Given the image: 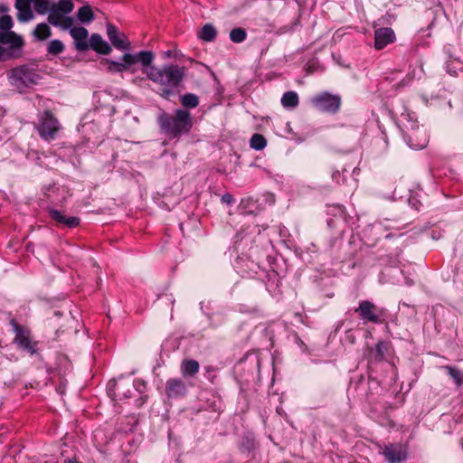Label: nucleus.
Masks as SVG:
<instances>
[{"label": "nucleus", "mask_w": 463, "mask_h": 463, "mask_svg": "<svg viewBox=\"0 0 463 463\" xmlns=\"http://www.w3.org/2000/svg\"><path fill=\"white\" fill-rule=\"evenodd\" d=\"M51 27L45 23H41L37 24L35 29L33 30V35L39 41H44L48 39L51 36Z\"/></svg>", "instance_id": "25"}, {"label": "nucleus", "mask_w": 463, "mask_h": 463, "mask_svg": "<svg viewBox=\"0 0 463 463\" xmlns=\"http://www.w3.org/2000/svg\"><path fill=\"white\" fill-rule=\"evenodd\" d=\"M187 386L181 378H170L165 383V394L169 399H178L185 396Z\"/></svg>", "instance_id": "12"}, {"label": "nucleus", "mask_w": 463, "mask_h": 463, "mask_svg": "<svg viewBox=\"0 0 463 463\" xmlns=\"http://www.w3.org/2000/svg\"><path fill=\"white\" fill-rule=\"evenodd\" d=\"M63 463H80L76 458H66Z\"/></svg>", "instance_id": "43"}, {"label": "nucleus", "mask_w": 463, "mask_h": 463, "mask_svg": "<svg viewBox=\"0 0 463 463\" xmlns=\"http://www.w3.org/2000/svg\"><path fill=\"white\" fill-rule=\"evenodd\" d=\"M89 49L93 50L99 54L109 55L112 52V48L109 43H107L100 34L92 33L88 42Z\"/></svg>", "instance_id": "15"}, {"label": "nucleus", "mask_w": 463, "mask_h": 463, "mask_svg": "<svg viewBox=\"0 0 463 463\" xmlns=\"http://www.w3.org/2000/svg\"><path fill=\"white\" fill-rule=\"evenodd\" d=\"M100 64H107L108 71L111 73L123 72L130 68V64L126 61L119 62L106 58L100 61Z\"/></svg>", "instance_id": "21"}, {"label": "nucleus", "mask_w": 463, "mask_h": 463, "mask_svg": "<svg viewBox=\"0 0 463 463\" xmlns=\"http://www.w3.org/2000/svg\"><path fill=\"white\" fill-rule=\"evenodd\" d=\"M157 123L161 133L171 138H178L190 132L193 118L191 113L184 109H178L174 114L161 110L157 117Z\"/></svg>", "instance_id": "2"}, {"label": "nucleus", "mask_w": 463, "mask_h": 463, "mask_svg": "<svg viewBox=\"0 0 463 463\" xmlns=\"http://www.w3.org/2000/svg\"><path fill=\"white\" fill-rule=\"evenodd\" d=\"M8 78L11 85L16 88L20 93L26 92L28 89L38 85L42 80L38 71L28 64L12 69Z\"/></svg>", "instance_id": "3"}, {"label": "nucleus", "mask_w": 463, "mask_h": 463, "mask_svg": "<svg viewBox=\"0 0 463 463\" xmlns=\"http://www.w3.org/2000/svg\"><path fill=\"white\" fill-rule=\"evenodd\" d=\"M65 49V45L61 40H52L47 46V52L52 55H59Z\"/></svg>", "instance_id": "31"}, {"label": "nucleus", "mask_w": 463, "mask_h": 463, "mask_svg": "<svg viewBox=\"0 0 463 463\" xmlns=\"http://www.w3.org/2000/svg\"><path fill=\"white\" fill-rule=\"evenodd\" d=\"M200 369V364L196 360L185 358L181 362L180 371L184 378L194 377Z\"/></svg>", "instance_id": "18"}, {"label": "nucleus", "mask_w": 463, "mask_h": 463, "mask_svg": "<svg viewBox=\"0 0 463 463\" xmlns=\"http://www.w3.org/2000/svg\"><path fill=\"white\" fill-rule=\"evenodd\" d=\"M24 46L23 37L15 32H0V61L20 58Z\"/></svg>", "instance_id": "4"}, {"label": "nucleus", "mask_w": 463, "mask_h": 463, "mask_svg": "<svg viewBox=\"0 0 463 463\" xmlns=\"http://www.w3.org/2000/svg\"><path fill=\"white\" fill-rule=\"evenodd\" d=\"M106 29L107 36L116 49L119 51H129L131 49L130 42L128 40L125 33H119L115 24L108 23Z\"/></svg>", "instance_id": "10"}, {"label": "nucleus", "mask_w": 463, "mask_h": 463, "mask_svg": "<svg viewBox=\"0 0 463 463\" xmlns=\"http://www.w3.org/2000/svg\"><path fill=\"white\" fill-rule=\"evenodd\" d=\"M388 257H390L391 259H392V258H393V252H390V253L388 254Z\"/></svg>", "instance_id": "46"}, {"label": "nucleus", "mask_w": 463, "mask_h": 463, "mask_svg": "<svg viewBox=\"0 0 463 463\" xmlns=\"http://www.w3.org/2000/svg\"><path fill=\"white\" fill-rule=\"evenodd\" d=\"M311 104L319 111L335 113L340 108L341 97L325 91L314 96Z\"/></svg>", "instance_id": "7"}, {"label": "nucleus", "mask_w": 463, "mask_h": 463, "mask_svg": "<svg viewBox=\"0 0 463 463\" xmlns=\"http://www.w3.org/2000/svg\"><path fill=\"white\" fill-rule=\"evenodd\" d=\"M292 29H293V25H290V26H288V29H287V30H288V31H290V30H292Z\"/></svg>", "instance_id": "47"}, {"label": "nucleus", "mask_w": 463, "mask_h": 463, "mask_svg": "<svg viewBox=\"0 0 463 463\" xmlns=\"http://www.w3.org/2000/svg\"><path fill=\"white\" fill-rule=\"evenodd\" d=\"M350 384L354 386L357 395L360 396L361 399H366L368 397V392L364 388L365 378L363 374L358 375L356 379H352Z\"/></svg>", "instance_id": "24"}, {"label": "nucleus", "mask_w": 463, "mask_h": 463, "mask_svg": "<svg viewBox=\"0 0 463 463\" xmlns=\"http://www.w3.org/2000/svg\"><path fill=\"white\" fill-rule=\"evenodd\" d=\"M409 204L411 205L416 211H420L423 204L417 198V196H411L409 198Z\"/></svg>", "instance_id": "39"}, {"label": "nucleus", "mask_w": 463, "mask_h": 463, "mask_svg": "<svg viewBox=\"0 0 463 463\" xmlns=\"http://www.w3.org/2000/svg\"><path fill=\"white\" fill-rule=\"evenodd\" d=\"M9 10L8 6L0 4V14L6 13Z\"/></svg>", "instance_id": "42"}, {"label": "nucleus", "mask_w": 463, "mask_h": 463, "mask_svg": "<svg viewBox=\"0 0 463 463\" xmlns=\"http://www.w3.org/2000/svg\"><path fill=\"white\" fill-rule=\"evenodd\" d=\"M166 56L171 57L172 56V52L171 51L166 52Z\"/></svg>", "instance_id": "45"}, {"label": "nucleus", "mask_w": 463, "mask_h": 463, "mask_svg": "<svg viewBox=\"0 0 463 463\" xmlns=\"http://www.w3.org/2000/svg\"><path fill=\"white\" fill-rule=\"evenodd\" d=\"M37 129L40 137L46 141L53 140L56 137L60 130V124L51 110H45L43 113Z\"/></svg>", "instance_id": "6"}, {"label": "nucleus", "mask_w": 463, "mask_h": 463, "mask_svg": "<svg viewBox=\"0 0 463 463\" xmlns=\"http://www.w3.org/2000/svg\"><path fill=\"white\" fill-rule=\"evenodd\" d=\"M346 338L348 339V341L351 343V344H354V341H355V337L354 335V333L352 330H348L346 331Z\"/></svg>", "instance_id": "41"}, {"label": "nucleus", "mask_w": 463, "mask_h": 463, "mask_svg": "<svg viewBox=\"0 0 463 463\" xmlns=\"http://www.w3.org/2000/svg\"><path fill=\"white\" fill-rule=\"evenodd\" d=\"M388 463H402L408 458V448L402 443H389L381 451Z\"/></svg>", "instance_id": "9"}, {"label": "nucleus", "mask_w": 463, "mask_h": 463, "mask_svg": "<svg viewBox=\"0 0 463 463\" xmlns=\"http://www.w3.org/2000/svg\"><path fill=\"white\" fill-rule=\"evenodd\" d=\"M33 4L34 10L39 14H45L52 5H50V0H31Z\"/></svg>", "instance_id": "32"}, {"label": "nucleus", "mask_w": 463, "mask_h": 463, "mask_svg": "<svg viewBox=\"0 0 463 463\" xmlns=\"http://www.w3.org/2000/svg\"><path fill=\"white\" fill-rule=\"evenodd\" d=\"M13 19L8 14H4L0 17V32H9L13 27Z\"/></svg>", "instance_id": "34"}, {"label": "nucleus", "mask_w": 463, "mask_h": 463, "mask_svg": "<svg viewBox=\"0 0 463 463\" xmlns=\"http://www.w3.org/2000/svg\"><path fill=\"white\" fill-rule=\"evenodd\" d=\"M49 216L53 221H55L58 224H61L65 215L62 214V213L58 211V210L50 209L49 210Z\"/></svg>", "instance_id": "37"}, {"label": "nucleus", "mask_w": 463, "mask_h": 463, "mask_svg": "<svg viewBox=\"0 0 463 463\" xmlns=\"http://www.w3.org/2000/svg\"><path fill=\"white\" fill-rule=\"evenodd\" d=\"M80 222V219L79 217H75V216H71V217H67V216H64L62 222H61V225H64L68 228H75L77 226H79Z\"/></svg>", "instance_id": "36"}, {"label": "nucleus", "mask_w": 463, "mask_h": 463, "mask_svg": "<svg viewBox=\"0 0 463 463\" xmlns=\"http://www.w3.org/2000/svg\"><path fill=\"white\" fill-rule=\"evenodd\" d=\"M71 36L74 39L75 49L79 52H86L89 50L88 36L89 32L85 27L75 26L70 30Z\"/></svg>", "instance_id": "14"}, {"label": "nucleus", "mask_w": 463, "mask_h": 463, "mask_svg": "<svg viewBox=\"0 0 463 463\" xmlns=\"http://www.w3.org/2000/svg\"><path fill=\"white\" fill-rule=\"evenodd\" d=\"M50 14L48 15V23L51 24L53 26H59L61 24V19L63 14L58 12L55 8L52 6L50 7L49 11Z\"/></svg>", "instance_id": "33"}, {"label": "nucleus", "mask_w": 463, "mask_h": 463, "mask_svg": "<svg viewBox=\"0 0 463 463\" xmlns=\"http://www.w3.org/2000/svg\"><path fill=\"white\" fill-rule=\"evenodd\" d=\"M77 18L82 24H90L95 19L92 7L90 5H85L79 8L77 12Z\"/></svg>", "instance_id": "22"}, {"label": "nucleus", "mask_w": 463, "mask_h": 463, "mask_svg": "<svg viewBox=\"0 0 463 463\" xmlns=\"http://www.w3.org/2000/svg\"><path fill=\"white\" fill-rule=\"evenodd\" d=\"M113 386H114V389L109 390V395L112 397L113 400H115L118 397V399H121L120 394H123L125 398L130 397V394L128 395L126 392H123L124 388L121 385L118 384L116 382H113Z\"/></svg>", "instance_id": "35"}, {"label": "nucleus", "mask_w": 463, "mask_h": 463, "mask_svg": "<svg viewBox=\"0 0 463 463\" xmlns=\"http://www.w3.org/2000/svg\"><path fill=\"white\" fill-rule=\"evenodd\" d=\"M147 79L163 86L160 96L169 99L175 94L174 90L178 88L185 77V68L177 64L164 65L162 68L150 67L142 69Z\"/></svg>", "instance_id": "1"}, {"label": "nucleus", "mask_w": 463, "mask_h": 463, "mask_svg": "<svg viewBox=\"0 0 463 463\" xmlns=\"http://www.w3.org/2000/svg\"><path fill=\"white\" fill-rule=\"evenodd\" d=\"M52 6L63 15L71 13L74 8V5L71 0H59L58 3L52 4Z\"/></svg>", "instance_id": "28"}, {"label": "nucleus", "mask_w": 463, "mask_h": 463, "mask_svg": "<svg viewBox=\"0 0 463 463\" xmlns=\"http://www.w3.org/2000/svg\"><path fill=\"white\" fill-rule=\"evenodd\" d=\"M256 449V441L255 438L251 434H246L242 437L241 442L240 445V451L249 457L250 453H252Z\"/></svg>", "instance_id": "20"}, {"label": "nucleus", "mask_w": 463, "mask_h": 463, "mask_svg": "<svg viewBox=\"0 0 463 463\" xmlns=\"http://www.w3.org/2000/svg\"><path fill=\"white\" fill-rule=\"evenodd\" d=\"M298 96L295 91H287L283 94L281 104L285 108H295L298 105Z\"/></svg>", "instance_id": "27"}, {"label": "nucleus", "mask_w": 463, "mask_h": 463, "mask_svg": "<svg viewBox=\"0 0 463 463\" xmlns=\"http://www.w3.org/2000/svg\"><path fill=\"white\" fill-rule=\"evenodd\" d=\"M10 325L14 332V344L31 355L38 354L39 343L33 339L30 328L18 324L15 319H11Z\"/></svg>", "instance_id": "5"}, {"label": "nucleus", "mask_w": 463, "mask_h": 463, "mask_svg": "<svg viewBox=\"0 0 463 463\" xmlns=\"http://www.w3.org/2000/svg\"><path fill=\"white\" fill-rule=\"evenodd\" d=\"M395 40V33L390 27H382L374 32V47L382 50Z\"/></svg>", "instance_id": "13"}, {"label": "nucleus", "mask_w": 463, "mask_h": 463, "mask_svg": "<svg viewBox=\"0 0 463 463\" xmlns=\"http://www.w3.org/2000/svg\"><path fill=\"white\" fill-rule=\"evenodd\" d=\"M182 106L187 110L194 109L199 105V98L194 93H186L180 99Z\"/></svg>", "instance_id": "26"}, {"label": "nucleus", "mask_w": 463, "mask_h": 463, "mask_svg": "<svg viewBox=\"0 0 463 463\" xmlns=\"http://www.w3.org/2000/svg\"><path fill=\"white\" fill-rule=\"evenodd\" d=\"M390 343L383 340L379 341L375 345L374 348L368 346L367 350L370 355V362H382L384 359L385 353L388 351Z\"/></svg>", "instance_id": "16"}, {"label": "nucleus", "mask_w": 463, "mask_h": 463, "mask_svg": "<svg viewBox=\"0 0 463 463\" xmlns=\"http://www.w3.org/2000/svg\"><path fill=\"white\" fill-rule=\"evenodd\" d=\"M212 370H213V367H211V366L207 368V371H208V372H210V371H212Z\"/></svg>", "instance_id": "48"}, {"label": "nucleus", "mask_w": 463, "mask_h": 463, "mask_svg": "<svg viewBox=\"0 0 463 463\" xmlns=\"http://www.w3.org/2000/svg\"><path fill=\"white\" fill-rule=\"evenodd\" d=\"M222 202L227 204H231L234 202V198L231 194L226 193L222 196Z\"/></svg>", "instance_id": "40"}, {"label": "nucleus", "mask_w": 463, "mask_h": 463, "mask_svg": "<svg viewBox=\"0 0 463 463\" xmlns=\"http://www.w3.org/2000/svg\"><path fill=\"white\" fill-rule=\"evenodd\" d=\"M155 55L151 51H141L137 53H124L121 57L122 61H126L130 64V67L137 62H140L145 68L149 71L152 61H154Z\"/></svg>", "instance_id": "11"}, {"label": "nucleus", "mask_w": 463, "mask_h": 463, "mask_svg": "<svg viewBox=\"0 0 463 463\" xmlns=\"http://www.w3.org/2000/svg\"><path fill=\"white\" fill-rule=\"evenodd\" d=\"M55 315L59 316L60 312L59 311H55Z\"/></svg>", "instance_id": "49"}, {"label": "nucleus", "mask_w": 463, "mask_h": 463, "mask_svg": "<svg viewBox=\"0 0 463 463\" xmlns=\"http://www.w3.org/2000/svg\"><path fill=\"white\" fill-rule=\"evenodd\" d=\"M448 374L452 378L454 383L458 388L463 385V371L452 365H444L442 367Z\"/></svg>", "instance_id": "23"}, {"label": "nucleus", "mask_w": 463, "mask_h": 463, "mask_svg": "<svg viewBox=\"0 0 463 463\" xmlns=\"http://www.w3.org/2000/svg\"><path fill=\"white\" fill-rule=\"evenodd\" d=\"M197 36L203 42L212 43L217 37V30L212 24H206L198 32Z\"/></svg>", "instance_id": "19"}, {"label": "nucleus", "mask_w": 463, "mask_h": 463, "mask_svg": "<svg viewBox=\"0 0 463 463\" xmlns=\"http://www.w3.org/2000/svg\"><path fill=\"white\" fill-rule=\"evenodd\" d=\"M73 23L74 21L72 17L63 15L61 24L59 26H61L62 30H71L72 28Z\"/></svg>", "instance_id": "38"}, {"label": "nucleus", "mask_w": 463, "mask_h": 463, "mask_svg": "<svg viewBox=\"0 0 463 463\" xmlns=\"http://www.w3.org/2000/svg\"><path fill=\"white\" fill-rule=\"evenodd\" d=\"M362 320L373 324H383L384 322V309L378 307L374 303L369 300H363L354 310Z\"/></svg>", "instance_id": "8"}, {"label": "nucleus", "mask_w": 463, "mask_h": 463, "mask_svg": "<svg viewBox=\"0 0 463 463\" xmlns=\"http://www.w3.org/2000/svg\"><path fill=\"white\" fill-rule=\"evenodd\" d=\"M247 38V32L241 27H237L230 32V39L234 43H241Z\"/></svg>", "instance_id": "30"}, {"label": "nucleus", "mask_w": 463, "mask_h": 463, "mask_svg": "<svg viewBox=\"0 0 463 463\" xmlns=\"http://www.w3.org/2000/svg\"><path fill=\"white\" fill-rule=\"evenodd\" d=\"M146 396L141 397L140 400V405L143 404L146 402Z\"/></svg>", "instance_id": "44"}, {"label": "nucleus", "mask_w": 463, "mask_h": 463, "mask_svg": "<svg viewBox=\"0 0 463 463\" xmlns=\"http://www.w3.org/2000/svg\"><path fill=\"white\" fill-rule=\"evenodd\" d=\"M250 145L255 150H261L267 146V140L263 135L255 133L250 140Z\"/></svg>", "instance_id": "29"}, {"label": "nucleus", "mask_w": 463, "mask_h": 463, "mask_svg": "<svg viewBox=\"0 0 463 463\" xmlns=\"http://www.w3.org/2000/svg\"><path fill=\"white\" fill-rule=\"evenodd\" d=\"M31 0H16L14 6L18 10L17 18L20 22H28L33 18Z\"/></svg>", "instance_id": "17"}]
</instances>
